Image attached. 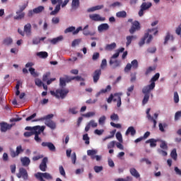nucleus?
<instances>
[{"instance_id":"nucleus-49","label":"nucleus","mask_w":181,"mask_h":181,"mask_svg":"<svg viewBox=\"0 0 181 181\" xmlns=\"http://www.w3.org/2000/svg\"><path fill=\"white\" fill-rule=\"evenodd\" d=\"M95 115V112H88L86 114L82 115V117L88 118V117H93Z\"/></svg>"},{"instance_id":"nucleus-46","label":"nucleus","mask_w":181,"mask_h":181,"mask_svg":"<svg viewBox=\"0 0 181 181\" xmlns=\"http://www.w3.org/2000/svg\"><path fill=\"white\" fill-rule=\"evenodd\" d=\"M43 157H44V156L42 154H38V155L35 156L33 157V161L35 162V161H37V160H41L42 158H45Z\"/></svg>"},{"instance_id":"nucleus-41","label":"nucleus","mask_w":181,"mask_h":181,"mask_svg":"<svg viewBox=\"0 0 181 181\" xmlns=\"http://www.w3.org/2000/svg\"><path fill=\"white\" fill-rule=\"evenodd\" d=\"M117 18H127V11H119L116 13Z\"/></svg>"},{"instance_id":"nucleus-30","label":"nucleus","mask_w":181,"mask_h":181,"mask_svg":"<svg viewBox=\"0 0 181 181\" xmlns=\"http://www.w3.org/2000/svg\"><path fill=\"white\" fill-rule=\"evenodd\" d=\"M13 18L16 21H21V19H23L25 18V13L17 11L16 15L14 16Z\"/></svg>"},{"instance_id":"nucleus-36","label":"nucleus","mask_w":181,"mask_h":181,"mask_svg":"<svg viewBox=\"0 0 181 181\" xmlns=\"http://www.w3.org/2000/svg\"><path fill=\"white\" fill-rule=\"evenodd\" d=\"M170 156L172 159H173L174 161H177V149L174 148L172 150L171 153H170Z\"/></svg>"},{"instance_id":"nucleus-11","label":"nucleus","mask_w":181,"mask_h":181,"mask_svg":"<svg viewBox=\"0 0 181 181\" xmlns=\"http://www.w3.org/2000/svg\"><path fill=\"white\" fill-rule=\"evenodd\" d=\"M89 18L93 22H104L105 21V18H103L100 14L97 13L90 14Z\"/></svg>"},{"instance_id":"nucleus-47","label":"nucleus","mask_w":181,"mask_h":181,"mask_svg":"<svg viewBox=\"0 0 181 181\" xmlns=\"http://www.w3.org/2000/svg\"><path fill=\"white\" fill-rule=\"evenodd\" d=\"M13 42V40L12 38L8 37L4 40V45H6V46H9V45H12Z\"/></svg>"},{"instance_id":"nucleus-29","label":"nucleus","mask_w":181,"mask_h":181,"mask_svg":"<svg viewBox=\"0 0 181 181\" xmlns=\"http://www.w3.org/2000/svg\"><path fill=\"white\" fill-rule=\"evenodd\" d=\"M149 112H151V108H148L146 110V115H147V118L151 120V121H153V128L156 127V124H157V121L153 119V117L151 116V115L149 114Z\"/></svg>"},{"instance_id":"nucleus-19","label":"nucleus","mask_w":181,"mask_h":181,"mask_svg":"<svg viewBox=\"0 0 181 181\" xmlns=\"http://www.w3.org/2000/svg\"><path fill=\"white\" fill-rule=\"evenodd\" d=\"M66 78L67 83H69L70 81H72L74 80H76V81H84V78L80 76H72V77L66 76Z\"/></svg>"},{"instance_id":"nucleus-44","label":"nucleus","mask_w":181,"mask_h":181,"mask_svg":"<svg viewBox=\"0 0 181 181\" xmlns=\"http://www.w3.org/2000/svg\"><path fill=\"white\" fill-rule=\"evenodd\" d=\"M80 43H81V39H76L72 42L71 46L72 47H76V46H78Z\"/></svg>"},{"instance_id":"nucleus-43","label":"nucleus","mask_w":181,"mask_h":181,"mask_svg":"<svg viewBox=\"0 0 181 181\" xmlns=\"http://www.w3.org/2000/svg\"><path fill=\"white\" fill-rule=\"evenodd\" d=\"M66 83H67L66 78H64L61 77L59 78V86L65 87L66 86Z\"/></svg>"},{"instance_id":"nucleus-14","label":"nucleus","mask_w":181,"mask_h":181,"mask_svg":"<svg viewBox=\"0 0 181 181\" xmlns=\"http://www.w3.org/2000/svg\"><path fill=\"white\" fill-rule=\"evenodd\" d=\"M47 161H48L47 157H44V158L42 159L41 164H40V166H39L40 170H41L42 172L47 171Z\"/></svg>"},{"instance_id":"nucleus-56","label":"nucleus","mask_w":181,"mask_h":181,"mask_svg":"<svg viewBox=\"0 0 181 181\" xmlns=\"http://www.w3.org/2000/svg\"><path fill=\"white\" fill-rule=\"evenodd\" d=\"M35 86H37V87H41L45 85V83H43L42 81H41V80L39 78L35 79Z\"/></svg>"},{"instance_id":"nucleus-6","label":"nucleus","mask_w":181,"mask_h":181,"mask_svg":"<svg viewBox=\"0 0 181 181\" xmlns=\"http://www.w3.org/2000/svg\"><path fill=\"white\" fill-rule=\"evenodd\" d=\"M86 153L92 160H96V161H100V160L102 159V156H96V154H98V150H95V149L88 150Z\"/></svg>"},{"instance_id":"nucleus-55","label":"nucleus","mask_w":181,"mask_h":181,"mask_svg":"<svg viewBox=\"0 0 181 181\" xmlns=\"http://www.w3.org/2000/svg\"><path fill=\"white\" fill-rule=\"evenodd\" d=\"M52 22L54 25H57L60 23V18L59 17H54L52 19Z\"/></svg>"},{"instance_id":"nucleus-21","label":"nucleus","mask_w":181,"mask_h":181,"mask_svg":"<svg viewBox=\"0 0 181 181\" xmlns=\"http://www.w3.org/2000/svg\"><path fill=\"white\" fill-rule=\"evenodd\" d=\"M100 74H101L100 70H96L93 74V81L95 83H97L98 80H100Z\"/></svg>"},{"instance_id":"nucleus-22","label":"nucleus","mask_w":181,"mask_h":181,"mask_svg":"<svg viewBox=\"0 0 181 181\" xmlns=\"http://www.w3.org/2000/svg\"><path fill=\"white\" fill-rule=\"evenodd\" d=\"M28 70H29V72H30L31 76H33V77L36 78L37 77V76H39L38 74L35 71V69H23V74H28Z\"/></svg>"},{"instance_id":"nucleus-61","label":"nucleus","mask_w":181,"mask_h":181,"mask_svg":"<svg viewBox=\"0 0 181 181\" xmlns=\"http://www.w3.org/2000/svg\"><path fill=\"white\" fill-rule=\"evenodd\" d=\"M180 118H181V111L176 112L174 119H175V121H178Z\"/></svg>"},{"instance_id":"nucleus-51","label":"nucleus","mask_w":181,"mask_h":181,"mask_svg":"<svg viewBox=\"0 0 181 181\" xmlns=\"http://www.w3.org/2000/svg\"><path fill=\"white\" fill-rule=\"evenodd\" d=\"M117 144V142L115 141L109 142V144L107 145V148L112 149L115 147V146Z\"/></svg>"},{"instance_id":"nucleus-9","label":"nucleus","mask_w":181,"mask_h":181,"mask_svg":"<svg viewBox=\"0 0 181 181\" xmlns=\"http://www.w3.org/2000/svg\"><path fill=\"white\" fill-rule=\"evenodd\" d=\"M45 11V6H40L35 8H33V10H30L28 13V16L29 18H32L35 13H42V11Z\"/></svg>"},{"instance_id":"nucleus-45","label":"nucleus","mask_w":181,"mask_h":181,"mask_svg":"<svg viewBox=\"0 0 181 181\" xmlns=\"http://www.w3.org/2000/svg\"><path fill=\"white\" fill-rule=\"evenodd\" d=\"M76 30V27L74 26H71L65 29L64 33H71V32H74Z\"/></svg>"},{"instance_id":"nucleus-37","label":"nucleus","mask_w":181,"mask_h":181,"mask_svg":"<svg viewBox=\"0 0 181 181\" xmlns=\"http://www.w3.org/2000/svg\"><path fill=\"white\" fill-rule=\"evenodd\" d=\"M148 36H149V33H145L144 37L141 38V40L139 42V46H140V47H142V46L145 45V40H146V39H148Z\"/></svg>"},{"instance_id":"nucleus-27","label":"nucleus","mask_w":181,"mask_h":181,"mask_svg":"<svg viewBox=\"0 0 181 181\" xmlns=\"http://www.w3.org/2000/svg\"><path fill=\"white\" fill-rule=\"evenodd\" d=\"M109 29L110 25H108L107 23H103L98 27V30L100 33L108 30Z\"/></svg>"},{"instance_id":"nucleus-48","label":"nucleus","mask_w":181,"mask_h":181,"mask_svg":"<svg viewBox=\"0 0 181 181\" xmlns=\"http://www.w3.org/2000/svg\"><path fill=\"white\" fill-rule=\"evenodd\" d=\"M78 108L76 107H70L69 112L71 115H77L78 114Z\"/></svg>"},{"instance_id":"nucleus-64","label":"nucleus","mask_w":181,"mask_h":181,"mask_svg":"<svg viewBox=\"0 0 181 181\" xmlns=\"http://www.w3.org/2000/svg\"><path fill=\"white\" fill-rule=\"evenodd\" d=\"M115 181H131V177H127V179L118 178Z\"/></svg>"},{"instance_id":"nucleus-62","label":"nucleus","mask_w":181,"mask_h":181,"mask_svg":"<svg viewBox=\"0 0 181 181\" xmlns=\"http://www.w3.org/2000/svg\"><path fill=\"white\" fill-rule=\"evenodd\" d=\"M148 53H156V47H149L147 49Z\"/></svg>"},{"instance_id":"nucleus-23","label":"nucleus","mask_w":181,"mask_h":181,"mask_svg":"<svg viewBox=\"0 0 181 181\" xmlns=\"http://www.w3.org/2000/svg\"><path fill=\"white\" fill-rule=\"evenodd\" d=\"M129 134H131L132 136H134L135 134H136V130H135L134 127H129V128H127L125 132V136H128Z\"/></svg>"},{"instance_id":"nucleus-28","label":"nucleus","mask_w":181,"mask_h":181,"mask_svg":"<svg viewBox=\"0 0 181 181\" xmlns=\"http://www.w3.org/2000/svg\"><path fill=\"white\" fill-rule=\"evenodd\" d=\"M137 39L136 35H129L126 37V46L127 47H128V46H129V45H131V43L132 42V40H135Z\"/></svg>"},{"instance_id":"nucleus-34","label":"nucleus","mask_w":181,"mask_h":181,"mask_svg":"<svg viewBox=\"0 0 181 181\" xmlns=\"http://www.w3.org/2000/svg\"><path fill=\"white\" fill-rule=\"evenodd\" d=\"M63 39H64L63 35H60L57 37L50 40L49 42L52 45H57V43H59V42H62V40H63Z\"/></svg>"},{"instance_id":"nucleus-54","label":"nucleus","mask_w":181,"mask_h":181,"mask_svg":"<svg viewBox=\"0 0 181 181\" xmlns=\"http://www.w3.org/2000/svg\"><path fill=\"white\" fill-rule=\"evenodd\" d=\"M110 119H112V121H119L118 115L113 113L112 115H110Z\"/></svg>"},{"instance_id":"nucleus-35","label":"nucleus","mask_w":181,"mask_h":181,"mask_svg":"<svg viewBox=\"0 0 181 181\" xmlns=\"http://www.w3.org/2000/svg\"><path fill=\"white\" fill-rule=\"evenodd\" d=\"M130 174L136 179L139 178L140 177L138 170H136V169H135L134 168H132L130 169Z\"/></svg>"},{"instance_id":"nucleus-53","label":"nucleus","mask_w":181,"mask_h":181,"mask_svg":"<svg viewBox=\"0 0 181 181\" xmlns=\"http://www.w3.org/2000/svg\"><path fill=\"white\" fill-rule=\"evenodd\" d=\"M98 59H100V53L94 52L92 56V60H93V62H95L96 60H98Z\"/></svg>"},{"instance_id":"nucleus-26","label":"nucleus","mask_w":181,"mask_h":181,"mask_svg":"<svg viewBox=\"0 0 181 181\" xmlns=\"http://www.w3.org/2000/svg\"><path fill=\"white\" fill-rule=\"evenodd\" d=\"M21 162L23 166L27 167L30 164V159L28 157H21Z\"/></svg>"},{"instance_id":"nucleus-32","label":"nucleus","mask_w":181,"mask_h":181,"mask_svg":"<svg viewBox=\"0 0 181 181\" xmlns=\"http://www.w3.org/2000/svg\"><path fill=\"white\" fill-rule=\"evenodd\" d=\"M71 8L74 11L80 8V0H72Z\"/></svg>"},{"instance_id":"nucleus-33","label":"nucleus","mask_w":181,"mask_h":181,"mask_svg":"<svg viewBox=\"0 0 181 181\" xmlns=\"http://www.w3.org/2000/svg\"><path fill=\"white\" fill-rule=\"evenodd\" d=\"M112 90V86L110 85L107 86L106 88L100 90V92L96 93V97H99L100 94L102 93H106L107 92H110Z\"/></svg>"},{"instance_id":"nucleus-24","label":"nucleus","mask_w":181,"mask_h":181,"mask_svg":"<svg viewBox=\"0 0 181 181\" xmlns=\"http://www.w3.org/2000/svg\"><path fill=\"white\" fill-rule=\"evenodd\" d=\"M45 125L51 129H55L57 128V124L53 120H45Z\"/></svg>"},{"instance_id":"nucleus-15","label":"nucleus","mask_w":181,"mask_h":181,"mask_svg":"<svg viewBox=\"0 0 181 181\" xmlns=\"http://www.w3.org/2000/svg\"><path fill=\"white\" fill-rule=\"evenodd\" d=\"M13 125L8 124L6 122H1L0 127L1 132H6L8 130H10L12 128Z\"/></svg>"},{"instance_id":"nucleus-18","label":"nucleus","mask_w":181,"mask_h":181,"mask_svg":"<svg viewBox=\"0 0 181 181\" xmlns=\"http://www.w3.org/2000/svg\"><path fill=\"white\" fill-rule=\"evenodd\" d=\"M121 95L122 93H115V98H113V102H117V107L119 108L121 107Z\"/></svg>"},{"instance_id":"nucleus-20","label":"nucleus","mask_w":181,"mask_h":181,"mask_svg":"<svg viewBox=\"0 0 181 181\" xmlns=\"http://www.w3.org/2000/svg\"><path fill=\"white\" fill-rule=\"evenodd\" d=\"M24 32L26 36H32V25L30 23H27L24 26Z\"/></svg>"},{"instance_id":"nucleus-4","label":"nucleus","mask_w":181,"mask_h":181,"mask_svg":"<svg viewBox=\"0 0 181 181\" xmlns=\"http://www.w3.org/2000/svg\"><path fill=\"white\" fill-rule=\"evenodd\" d=\"M152 6V3L151 2H144L140 6V10L139 11V16H144V12L148 11Z\"/></svg>"},{"instance_id":"nucleus-13","label":"nucleus","mask_w":181,"mask_h":181,"mask_svg":"<svg viewBox=\"0 0 181 181\" xmlns=\"http://www.w3.org/2000/svg\"><path fill=\"white\" fill-rule=\"evenodd\" d=\"M163 141V140H160V139H149L147 141H145L146 144H149L151 148H156L157 146V142H161Z\"/></svg>"},{"instance_id":"nucleus-57","label":"nucleus","mask_w":181,"mask_h":181,"mask_svg":"<svg viewBox=\"0 0 181 181\" xmlns=\"http://www.w3.org/2000/svg\"><path fill=\"white\" fill-rule=\"evenodd\" d=\"M59 173L62 177H66L65 170L64 169L62 165L59 166Z\"/></svg>"},{"instance_id":"nucleus-10","label":"nucleus","mask_w":181,"mask_h":181,"mask_svg":"<svg viewBox=\"0 0 181 181\" xmlns=\"http://www.w3.org/2000/svg\"><path fill=\"white\" fill-rule=\"evenodd\" d=\"M153 90V89H149V88H143L142 89L141 92L144 93V95H145L144 96L143 101L141 102L143 105H146V103L148 102V100H149V93Z\"/></svg>"},{"instance_id":"nucleus-3","label":"nucleus","mask_w":181,"mask_h":181,"mask_svg":"<svg viewBox=\"0 0 181 181\" xmlns=\"http://www.w3.org/2000/svg\"><path fill=\"white\" fill-rule=\"evenodd\" d=\"M35 178L39 180V181H45V180H51L53 179V177H52L51 174L49 173H37V174H35Z\"/></svg>"},{"instance_id":"nucleus-25","label":"nucleus","mask_w":181,"mask_h":181,"mask_svg":"<svg viewBox=\"0 0 181 181\" xmlns=\"http://www.w3.org/2000/svg\"><path fill=\"white\" fill-rule=\"evenodd\" d=\"M138 69V60H133L131 64H127L125 69Z\"/></svg>"},{"instance_id":"nucleus-60","label":"nucleus","mask_w":181,"mask_h":181,"mask_svg":"<svg viewBox=\"0 0 181 181\" xmlns=\"http://www.w3.org/2000/svg\"><path fill=\"white\" fill-rule=\"evenodd\" d=\"M83 141H86V144L88 145L90 144V138L88 137V134H83Z\"/></svg>"},{"instance_id":"nucleus-7","label":"nucleus","mask_w":181,"mask_h":181,"mask_svg":"<svg viewBox=\"0 0 181 181\" xmlns=\"http://www.w3.org/2000/svg\"><path fill=\"white\" fill-rule=\"evenodd\" d=\"M16 177L18 178H23V180L27 181L28 180V173L24 168H20L18 173L16 174Z\"/></svg>"},{"instance_id":"nucleus-16","label":"nucleus","mask_w":181,"mask_h":181,"mask_svg":"<svg viewBox=\"0 0 181 181\" xmlns=\"http://www.w3.org/2000/svg\"><path fill=\"white\" fill-rule=\"evenodd\" d=\"M96 128L98 127V123L95 122V120H90L88 124H86V128L84 129V131H86V132H88L90 128Z\"/></svg>"},{"instance_id":"nucleus-17","label":"nucleus","mask_w":181,"mask_h":181,"mask_svg":"<svg viewBox=\"0 0 181 181\" xmlns=\"http://www.w3.org/2000/svg\"><path fill=\"white\" fill-rule=\"evenodd\" d=\"M42 146L49 148L51 152H55L56 151L55 146L52 142H42Z\"/></svg>"},{"instance_id":"nucleus-1","label":"nucleus","mask_w":181,"mask_h":181,"mask_svg":"<svg viewBox=\"0 0 181 181\" xmlns=\"http://www.w3.org/2000/svg\"><path fill=\"white\" fill-rule=\"evenodd\" d=\"M45 127L44 126H35V127H25V131H30V132H25L23 133V136L25 138L31 137V136H36L37 134H41L43 132H45Z\"/></svg>"},{"instance_id":"nucleus-2","label":"nucleus","mask_w":181,"mask_h":181,"mask_svg":"<svg viewBox=\"0 0 181 181\" xmlns=\"http://www.w3.org/2000/svg\"><path fill=\"white\" fill-rule=\"evenodd\" d=\"M69 93V90L67 88H59L56 90V91L51 90L50 93L52 95H54L56 97V98H62L64 99L66 96Z\"/></svg>"},{"instance_id":"nucleus-40","label":"nucleus","mask_w":181,"mask_h":181,"mask_svg":"<svg viewBox=\"0 0 181 181\" xmlns=\"http://www.w3.org/2000/svg\"><path fill=\"white\" fill-rule=\"evenodd\" d=\"M117 47V44L113 42L112 44L107 45L105 47V50H114Z\"/></svg>"},{"instance_id":"nucleus-42","label":"nucleus","mask_w":181,"mask_h":181,"mask_svg":"<svg viewBox=\"0 0 181 181\" xmlns=\"http://www.w3.org/2000/svg\"><path fill=\"white\" fill-rule=\"evenodd\" d=\"M161 144H160V148L164 150V151H167L168 150V144L165 141H161L160 142Z\"/></svg>"},{"instance_id":"nucleus-52","label":"nucleus","mask_w":181,"mask_h":181,"mask_svg":"<svg viewBox=\"0 0 181 181\" xmlns=\"http://www.w3.org/2000/svg\"><path fill=\"white\" fill-rule=\"evenodd\" d=\"M22 85V83H21L20 81H17L16 83V95H19L21 94V92L19 91V86Z\"/></svg>"},{"instance_id":"nucleus-50","label":"nucleus","mask_w":181,"mask_h":181,"mask_svg":"<svg viewBox=\"0 0 181 181\" xmlns=\"http://www.w3.org/2000/svg\"><path fill=\"white\" fill-rule=\"evenodd\" d=\"M116 139L120 143L124 142V140L122 139V135L121 134V133L119 132L116 133Z\"/></svg>"},{"instance_id":"nucleus-63","label":"nucleus","mask_w":181,"mask_h":181,"mask_svg":"<svg viewBox=\"0 0 181 181\" xmlns=\"http://www.w3.org/2000/svg\"><path fill=\"white\" fill-rule=\"evenodd\" d=\"M103 170V166H94V171L96 173H99Z\"/></svg>"},{"instance_id":"nucleus-31","label":"nucleus","mask_w":181,"mask_h":181,"mask_svg":"<svg viewBox=\"0 0 181 181\" xmlns=\"http://www.w3.org/2000/svg\"><path fill=\"white\" fill-rule=\"evenodd\" d=\"M109 64L110 66H112V67H119V65L121 64V62L117 59H110L109 62Z\"/></svg>"},{"instance_id":"nucleus-58","label":"nucleus","mask_w":181,"mask_h":181,"mask_svg":"<svg viewBox=\"0 0 181 181\" xmlns=\"http://www.w3.org/2000/svg\"><path fill=\"white\" fill-rule=\"evenodd\" d=\"M106 120V117L105 116H102L100 117V119H98V124H100V125H103Z\"/></svg>"},{"instance_id":"nucleus-39","label":"nucleus","mask_w":181,"mask_h":181,"mask_svg":"<svg viewBox=\"0 0 181 181\" xmlns=\"http://www.w3.org/2000/svg\"><path fill=\"white\" fill-rule=\"evenodd\" d=\"M37 56H38V57L40 59H47V56H49V54H47V52H40L37 53Z\"/></svg>"},{"instance_id":"nucleus-8","label":"nucleus","mask_w":181,"mask_h":181,"mask_svg":"<svg viewBox=\"0 0 181 181\" xmlns=\"http://www.w3.org/2000/svg\"><path fill=\"white\" fill-rule=\"evenodd\" d=\"M160 76V74L157 73L155 74V76H153L151 79V84L147 85L146 86H144V89H153L155 88L156 83L155 81H157L158 80L159 77Z\"/></svg>"},{"instance_id":"nucleus-5","label":"nucleus","mask_w":181,"mask_h":181,"mask_svg":"<svg viewBox=\"0 0 181 181\" xmlns=\"http://www.w3.org/2000/svg\"><path fill=\"white\" fill-rule=\"evenodd\" d=\"M24 152V149H23L22 146L19 145L16 147V151L11 148L10 149V155L11 158H15L17 156H18L20 154L23 153Z\"/></svg>"},{"instance_id":"nucleus-38","label":"nucleus","mask_w":181,"mask_h":181,"mask_svg":"<svg viewBox=\"0 0 181 181\" xmlns=\"http://www.w3.org/2000/svg\"><path fill=\"white\" fill-rule=\"evenodd\" d=\"M59 12H60V4H58L56 6L55 8L54 11H52L49 15H51L52 16H56L57 14L59 13Z\"/></svg>"},{"instance_id":"nucleus-59","label":"nucleus","mask_w":181,"mask_h":181,"mask_svg":"<svg viewBox=\"0 0 181 181\" xmlns=\"http://www.w3.org/2000/svg\"><path fill=\"white\" fill-rule=\"evenodd\" d=\"M54 117V115L50 114V115H47V116H44V117L42 118V119H44L45 121L51 120V119L53 118Z\"/></svg>"},{"instance_id":"nucleus-12","label":"nucleus","mask_w":181,"mask_h":181,"mask_svg":"<svg viewBox=\"0 0 181 181\" xmlns=\"http://www.w3.org/2000/svg\"><path fill=\"white\" fill-rule=\"evenodd\" d=\"M139 29H141V24L139 23V21H135L132 23V25L129 32L131 35H134V33L136 30H139Z\"/></svg>"}]
</instances>
